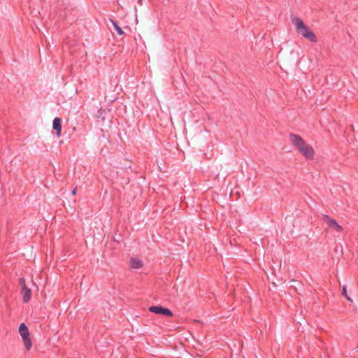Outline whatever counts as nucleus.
<instances>
[{
    "label": "nucleus",
    "mask_w": 358,
    "mask_h": 358,
    "mask_svg": "<svg viewBox=\"0 0 358 358\" xmlns=\"http://www.w3.org/2000/svg\"><path fill=\"white\" fill-rule=\"evenodd\" d=\"M322 220L336 231H341L342 230V227L339 225L335 220L331 218L328 215H322Z\"/></svg>",
    "instance_id": "4"
},
{
    "label": "nucleus",
    "mask_w": 358,
    "mask_h": 358,
    "mask_svg": "<svg viewBox=\"0 0 358 358\" xmlns=\"http://www.w3.org/2000/svg\"><path fill=\"white\" fill-rule=\"evenodd\" d=\"M19 282H20V285H21L22 288L27 287V285L25 284V280L23 278H20Z\"/></svg>",
    "instance_id": "10"
},
{
    "label": "nucleus",
    "mask_w": 358,
    "mask_h": 358,
    "mask_svg": "<svg viewBox=\"0 0 358 358\" xmlns=\"http://www.w3.org/2000/svg\"><path fill=\"white\" fill-rule=\"evenodd\" d=\"M18 331L22 338L26 349L29 350L32 346V343L29 338V331L27 326L24 323H21Z\"/></svg>",
    "instance_id": "3"
},
{
    "label": "nucleus",
    "mask_w": 358,
    "mask_h": 358,
    "mask_svg": "<svg viewBox=\"0 0 358 358\" xmlns=\"http://www.w3.org/2000/svg\"><path fill=\"white\" fill-rule=\"evenodd\" d=\"M22 294H23L22 300L24 302H28L31 299V291L27 287L22 288Z\"/></svg>",
    "instance_id": "7"
},
{
    "label": "nucleus",
    "mask_w": 358,
    "mask_h": 358,
    "mask_svg": "<svg viewBox=\"0 0 358 358\" xmlns=\"http://www.w3.org/2000/svg\"><path fill=\"white\" fill-rule=\"evenodd\" d=\"M292 22L295 25L296 31L299 34L313 43L317 42V37L315 34L308 29L300 18L294 17L292 19Z\"/></svg>",
    "instance_id": "2"
},
{
    "label": "nucleus",
    "mask_w": 358,
    "mask_h": 358,
    "mask_svg": "<svg viewBox=\"0 0 358 358\" xmlns=\"http://www.w3.org/2000/svg\"><path fill=\"white\" fill-rule=\"evenodd\" d=\"M76 194V189H74L73 191H72V194L73 195H75Z\"/></svg>",
    "instance_id": "13"
},
{
    "label": "nucleus",
    "mask_w": 358,
    "mask_h": 358,
    "mask_svg": "<svg viewBox=\"0 0 358 358\" xmlns=\"http://www.w3.org/2000/svg\"><path fill=\"white\" fill-rule=\"evenodd\" d=\"M129 265L131 268L138 269L142 267L143 262L138 259L131 258Z\"/></svg>",
    "instance_id": "8"
},
{
    "label": "nucleus",
    "mask_w": 358,
    "mask_h": 358,
    "mask_svg": "<svg viewBox=\"0 0 358 358\" xmlns=\"http://www.w3.org/2000/svg\"><path fill=\"white\" fill-rule=\"evenodd\" d=\"M149 310L155 314H161L167 316L173 315V313L171 310L162 306H152L149 308Z\"/></svg>",
    "instance_id": "5"
},
{
    "label": "nucleus",
    "mask_w": 358,
    "mask_h": 358,
    "mask_svg": "<svg viewBox=\"0 0 358 358\" xmlns=\"http://www.w3.org/2000/svg\"><path fill=\"white\" fill-rule=\"evenodd\" d=\"M289 139L292 145L303 155L308 160L312 159L314 157V150L308 145L299 135L291 134Z\"/></svg>",
    "instance_id": "1"
},
{
    "label": "nucleus",
    "mask_w": 358,
    "mask_h": 358,
    "mask_svg": "<svg viewBox=\"0 0 358 358\" xmlns=\"http://www.w3.org/2000/svg\"><path fill=\"white\" fill-rule=\"evenodd\" d=\"M345 298L347 299L348 301H349L350 302H352V299L350 296H346Z\"/></svg>",
    "instance_id": "12"
},
{
    "label": "nucleus",
    "mask_w": 358,
    "mask_h": 358,
    "mask_svg": "<svg viewBox=\"0 0 358 358\" xmlns=\"http://www.w3.org/2000/svg\"><path fill=\"white\" fill-rule=\"evenodd\" d=\"M342 295L344 296L345 297L346 296H348L347 295V288H346V286H343V287Z\"/></svg>",
    "instance_id": "11"
},
{
    "label": "nucleus",
    "mask_w": 358,
    "mask_h": 358,
    "mask_svg": "<svg viewBox=\"0 0 358 358\" xmlns=\"http://www.w3.org/2000/svg\"><path fill=\"white\" fill-rule=\"evenodd\" d=\"M52 127L57 131V136H60L62 132V120L59 117H55L54 119Z\"/></svg>",
    "instance_id": "6"
},
{
    "label": "nucleus",
    "mask_w": 358,
    "mask_h": 358,
    "mask_svg": "<svg viewBox=\"0 0 358 358\" xmlns=\"http://www.w3.org/2000/svg\"><path fill=\"white\" fill-rule=\"evenodd\" d=\"M110 21H111L112 24L113 25L115 29L117 31V34L120 36L124 34V31H122V28L114 20H110Z\"/></svg>",
    "instance_id": "9"
},
{
    "label": "nucleus",
    "mask_w": 358,
    "mask_h": 358,
    "mask_svg": "<svg viewBox=\"0 0 358 358\" xmlns=\"http://www.w3.org/2000/svg\"><path fill=\"white\" fill-rule=\"evenodd\" d=\"M138 2L141 3H142V0H138Z\"/></svg>",
    "instance_id": "14"
}]
</instances>
